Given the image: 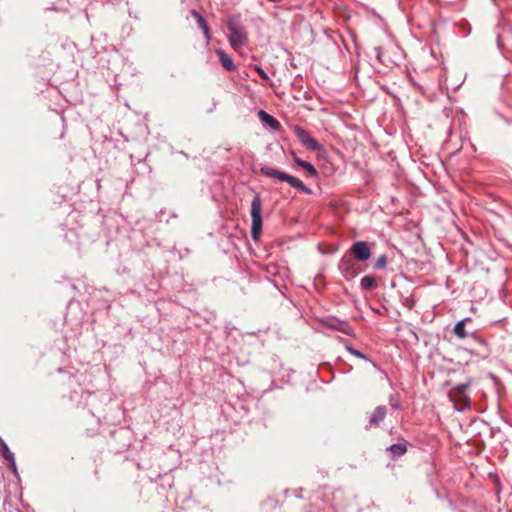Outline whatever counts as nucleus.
Wrapping results in <instances>:
<instances>
[{"label":"nucleus","mask_w":512,"mask_h":512,"mask_svg":"<svg viewBox=\"0 0 512 512\" xmlns=\"http://www.w3.org/2000/svg\"><path fill=\"white\" fill-rule=\"evenodd\" d=\"M227 28L229 31L228 40L231 48L236 52L241 51L248 41V35L245 28L234 17L228 19Z\"/></svg>","instance_id":"nucleus-1"},{"label":"nucleus","mask_w":512,"mask_h":512,"mask_svg":"<svg viewBox=\"0 0 512 512\" xmlns=\"http://www.w3.org/2000/svg\"><path fill=\"white\" fill-rule=\"evenodd\" d=\"M257 71H258V73H259L261 78H263V79H267L268 78L267 74L262 69L257 68Z\"/></svg>","instance_id":"nucleus-21"},{"label":"nucleus","mask_w":512,"mask_h":512,"mask_svg":"<svg viewBox=\"0 0 512 512\" xmlns=\"http://www.w3.org/2000/svg\"><path fill=\"white\" fill-rule=\"evenodd\" d=\"M351 253L360 261H366L371 257V250L367 242L357 241L351 247Z\"/></svg>","instance_id":"nucleus-6"},{"label":"nucleus","mask_w":512,"mask_h":512,"mask_svg":"<svg viewBox=\"0 0 512 512\" xmlns=\"http://www.w3.org/2000/svg\"><path fill=\"white\" fill-rule=\"evenodd\" d=\"M390 405L392 408L397 409L399 407L398 401L394 400L393 398L390 399Z\"/></svg>","instance_id":"nucleus-20"},{"label":"nucleus","mask_w":512,"mask_h":512,"mask_svg":"<svg viewBox=\"0 0 512 512\" xmlns=\"http://www.w3.org/2000/svg\"><path fill=\"white\" fill-rule=\"evenodd\" d=\"M294 162L296 163L297 166L301 167L302 169H304V171L306 172L307 176L309 177H316L317 176V170L316 168L309 162L307 161H304L296 156H294Z\"/></svg>","instance_id":"nucleus-11"},{"label":"nucleus","mask_w":512,"mask_h":512,"mask_svg":"<svg viewBox=\"0 0 512 512\" xmlns=\"http://www.w3.org/2000/svg\"><path fill=\"white\" fill-rule=\"evenodd\" d=\"M333 327L346 335L353 334L352 327L346 322L338 321L335 325H333Z\"/></svg>","instance_id":"nucleus-15"},{"label":"nucleus","mask_w":512,"mask_h":512,"mask_svg":"<svg viewBox=\"0 0 512 512\" xmlns=\"http://www.w3.org/2000/svg\"><path fill=\"white\" fill-rule=\"evenodd\" d=\"M346 350L353 356H356L358 358H361V359H364V360H368L367 356L365 354H363L362 352H360L359 350L357 349H354L353 347L349 346V345H346Z\"/></svg>","instance_id":"nucleus-17"},{"label":"nucleus","mask_w":512,"mask_h":512,"mask_svg":"<svg viewBox=\"0 0 512 512\" xmlns=\"http://www.w3.org/2000/svg\"><path fill=\"white\" fill-rule=\"evenodd\" d=\"M258 116L263 122L267 123L271 128L275 130H278L281 126L278 120L263 110L258 112Z\"/></svg>","instance_id":"nucleus-13"},{"label":"nucleus","mask_w":512,"mask_h":512,"mask_svg":"<svg viewBox=\"0 0 512 512\" xmlns=\"http://www.w3.org/2000/svg\"><path fill=\"white\" fill-rule=\"evenodd\" d=\"M376 284L375 278L372 276H364L361 279V287L365 290L372 289Z\"/></svg>","instance_id":"nucleus-16"},{"label":"nucleus","mask_w":512,"mask_h":512,"mask_svg":"<svg viewBox=\"0 0 512 512\" xmlns=\"http://www.w3.org/2000/svg\"><path fill=\"white\" fill-rule=\"evenodd\" d=\"M191 14L192 16L196 19L197 23H198V26L202 29L204 35H205V38L207 41L210 40L211 36H210V30L206 24V21L205 19L202 17V15L200 13H198L196 10H192L191 11Z\"/></svg>","instance_id":"nucleus-12"},{"label":"nucleus","mask_w":512,"mask_h":512,"mask_svg":"<svg viewBox=\"0 0 512 512\" xmlns=\"http://www.w3.org/2000/svg\"><path fill=\"white\" fill-rule=\"evenodd\" d=\"M216 54L218 55L219 61L225 70H227V71L236 70V66H235L232 58L224 50L218 49V50H216Z\"/></svg>","instance_id":"nucleus-9"},{"label":"nucleus","mask_w":512,"mask_h":512,"mask_svg":"<svg viewBox=\"0 0 512 512\" xmlns=\"http://www.w3.org/2000/svg\"><path fill=\"white\" fill-rule=\"evenodd\" d=\"M295 135L298 137L300 142L309 150L319 151L321 150V145L315 140L311 135L302 127L296 126L294 128Z\"/></svg>","instance_id":"nucleus-5"},{"label":"nucleus","mask_w":512,"mask_h":512,"mask_svg":"<svg viewBox=\"0 0 512 512\" xmlns=\"http://www.w3.org/2000/svg\"><path fill=\"white\" fill-rule=\"evenodd\" d=\"M467 321H470V318L463 319L457 322L456 325L454 326V333L460 339H464L467 337V332L465 330V323Z\"/></svg>","instance_id":"nucleus-14"},{"label":"nucleus","mask_w":512,"mask_h":512,"mask_svg":"<svg viewBox=\"0 0 512 512\" xmlns=\"http://www.w3.org/2000/svg\"><path fill=\"white\" fill-rule=\"evenodd\" d=\"M468 386L469 383L457 385L449 394L450 397L459 400L463 404V407L469 406L470 403L469 397L465 395V390Z\"/></svg>","instance_id":"nucleus-8"},{"label":"nucleus","mask_w":512,"mask_h":512,"mask_svg":"<svg viewBox=\"0 0 512 512\" xmlns=\"http://www.w3.org/2000/svg\"><path fill=\"white\" fill-rule=\"evenodd\" d=\"M386 264H387L386 257L380 256L375 263V267L378 269H383V268H385Z\"/></svg>","instance_id":"nucleus-18"},{"label":"nucleus","mask_w":512,"mask_h":512,"mask_svg":"<svg viewBox=\"0 0 512 512\" xmlns=\"http://www.w3.org/2000/svg\"><path fill=\"white\" fill-rule=\"evenodd\" d=\"M260 171L263 175H265L267 177L276 178L280 181L289 183L292 187L297 188L301 191H304L306 193L309 192V189L305 186V184L302 181H300L299 179H297L287 173L281 172L277 169H274V168L268 167V166L262 167L260 169Z\"/></svg>","instance_id":"nucleus-2"},{"label":"nucleus","mask_w":512,"mask_h":512,"mask_svg":"<svg viewBox=\"0 0 512 512\" xmlns=\"http://www.w3.org/2000/svg\"><path fill=\"white\" fill-rule=\"evenodd\" d=\"M339 270L346 279L356 277L360 268L351 256H344L339 263Z\"/></svg>","instance_id":"nucleus-4"},{"label":"nucleus","mask_w":512,"mask_h":512,"mask_svg":"<svg viewBox=\"0 0 512 512\" xmlns=\"http://www.w3.org/2000/svg\"><path fill=\"white\" fill-rule=\"evenodd\" d=\"M4 457L6 459H13V454L9 451V449L7 447H5V451H4Z\"/></svg>","instance_id":"nucleus-19"},{"label":"nucleus","mask_w":512,"mask_h":512,"mask_svg":"<svg viewBox=\"0 0 512 512\" xmlns=\"http://www.w3.org/2000/svg\"><path fill=\"white\" fill-rule=\"evenodd\" d=\"M387 452L390 454L391 458H399L406 454L407 442L403 441L401 443L393 444L387 448Z\"/></svg>","instance_id":"nucleus-10"},{"label":"nucleus","mask_w":512,"mask_h":512,"mask_svg":"<svg viewBox=\"0 0 512 512\" xmlns=\"http://www.w3.org/2000/svg\"><path fill=\"white\" fill-rule=\"evenodd\" d=\"M387 415V408L385 406H378L372 412L369 418L368 428L378 427Z\"/></svg>","instance_id":"nucleus-7"},{"label":"nucleus","mask_w":512,"mask_h":512,"mask_svg":"<svg viewBox=\"0 0 512 512\" xmlns=\"http://www.w3.org/2000/svg\"><path fill=\"white\" fill-rule=\"evenodd\" d=\"M262 201L258 194L252 200L251 203V218L252 227L251 235L254 240H258L262 232Z\"/></svg>","instance_id":"nucleus-3"}]
</instances>
